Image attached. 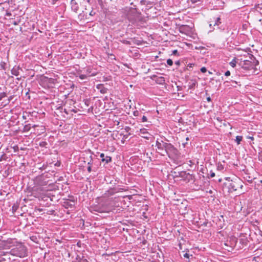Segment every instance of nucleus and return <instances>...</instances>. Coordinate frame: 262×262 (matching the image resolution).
Here are the masks:
<instances>
[{"label":"nucleus","instance_id":"30","mask_svg":"<svg viewBox=\"0 0 262 262\" xmlns=\"http://www.w3.org/2000/svg\"><path fill=\"white\" fill-rule=\"evenodd\" d=\"M177 52H178V51H177V50H176L173 51V52H172L173 54H174V55H175V54H176L177 53Z\"/></svg>","mask_w":262,"mask_h":262},{"label":"nucleus","instance_id":"32","mask_svg":"<svg viewBox=\"0 0 262 262\" xmlns=\"http://www.w3.org/2000/svg\"><path fill=\"white\" fill-rule=\"evenodd\" d=\"M138 113V112H134V114L135 116H137V114Z\"/></svg>","mask_w":262,"mask_h":262},{"label":"nucleus","instance_id":"37","mask_svg":"<svg viewBox=\"0 0 262 262\" xmlns=\"http://www.w3.org/2000/svg\"><path fill=\"white\" fill-rule=\"evenodd\" d=\"M212 25H213V24H210L209 25L210 27L212 26Z\"/></svg>","mask_w":262,"mask_h":262},{"label":"nucleus","instance_id":"21","mask_svg":"<svg viewBox=\"0 0 262 262\" xmlns=\"http://www.w3.org/2000/svg\"><path fill=\"white\" fill-rule=\"evenodd\" d=\"M147 119L146 117V116H143L142 117V121L143 122H146V121H147Z\"/></svg>","mask_w":262,"mask_h":262},{"label":"nucleus","instance_id":"3","mask_svg":"<svg viewBox=\"0 0 262 262\" xmlns=\"http://www.w3.org/2000/svg\"><path fill=\"white\" fill-rule=\"evenodd\" d=\"M166 153L169 157L177 155V149L170 143H166L164 154Z\"/></svg>","mask_w":262,"mask_h":262},{"label":"nucleus","instance_id":"4","mask_svg":"<svg viewBox=\"0 0 262 262\" xmlns=\"http://www.w3.org/2000/svg\"><path fill=\"white\" fill-rule=\"evenodd\" d=\"M165 145L166 142H163L162 140H157L156 143V146L159 150V152L161 153L163 155H164Z\"/></svg>","mask_w":262,"mask_h":262},{"label":"nucleus","instance_id":"13","mask_svg":"<svg viewBox=\"0 0 262 262\" xmlns=\"http://www.w3.org/2000/svg\"><path fill=\"white\" fill-rule=\"evenodd\" d=\"M140 134L141 135H142V137L144 138H148L147 136L149 135V134L147 132L146 129H145V128L140 129Z\"/></svg>","mask_w":262,"mask_h":262},{"label":"nucleus","instance_id":"27","mask_svg":"<svg viewBox=\"0 0 262 262\" xmlns=\"http://www.w3.org/2000/svg\"><path fill=\"white\" fill-rule=\"evenodd\" d=\"M100 92L101 93L104 94L106 92V89H102L100 90Z\"/></svg>","mask_w":262,"mask_h":262},{"label":"nucleus","instance_id":"12","mask_svg":"<svg viewBox=\"0 0 262 262\" xmlns=\"http://www.w3.org/2000/svg\"><path fill=\"white\" fill-rule=\"evenodd\" d=\"M96 72H92L90 68H88L86 71V75L88 76H94L96 75Z\"/></svg>","mask_w":262,"mask_h":262},{"label":"nucleus","instance_id":"6","mask_svg":"<svg viewBox=\"0 0 262 262\" xmlns=\"http://www.w3.org/2000/svg\"><path fill=\"white\" fill-rule=\"evenodd\" d=\"M19 243L15 239H8L6 242V246L9 248L15 247Z\"/></svg>","mask_w":262,"mask_h":262},{"label":"nucleus","instance_id":"2","mask_svg":"<svg viewBox=\"0 0 262 262\" xmlns=\"http://www.w3.org/2000/svg\"><path fill=\"white\" fill-rule=\"evenodd\" d=\"M111 210V208L108 206V201H106L102 204L95 205L91 208V211H95L100 213L109 212Z\"/></svg>","mask_w":262,"mask_h":262},{"label":"nucleus","instance_id":"9","mask_svg":"<svg viewBox=\"0 0 262 262\" xmlns=\"http://www.w3.org/2000/svg\"><path fill=\"white\" fill-rule=\"evenodd\" d=\"M133 13L135 14V18H133V20L134 21H141V13L137 12L136 11H134ZM129 19H132V18H129Z\"/></svg>","mask_w":262,"mask_h":262},{"label":"nucleus","instance_id":"38","mask_svg":"<svg viewBox=\"0 0 262 262\" xmlns=\"http://www.w3.org/2000/svg\"><path fill=\"white\" fill-rule=\"evenodd\" d=\"M260 182L261 183H262V180H260Z\"/></svg>","mask_w":262,"mask_h":262},{"label":"nucleus","instance_id":"14","mask_svg":"<svg viewBox=\"0 0 262 262\" xmlns=\"http://www.w3.org/2000/svg\"><path fill=\"white\" fill-rule=\"evenodd\" d=\"M156 81L157 83H158L160 84H162L165 83V79L163 77H157Z\"/></svg>","mask_w":262,"mask_h":262},{"label":"nucleus","instance_id":"36","mask_svg":"<svg viewBox=\"0 0 262 262\" xmlns=\"http://www.w3.org/2000/svg\"><path fill=\"white\" fill-rule=\"evenodd\" d=\"M186 141H188V140H189V138H188V137H187V138H186Z\"/></svg>","mask_w":262,"mask_h":262},{"label":"nucleus","instance_id":"17","mask_svg":"<svg viewBox=\"0 0 262 262\" xmlns=\"http://www.w3.org/2000/svg\"><path fill=\"white\" fill-rule=\"evenodd\" d=\"M221 24L220 21V18L219 17L216 18V20L215 21V22L213 23V26H219V24Z\"/></svg>","mask_w":262,"mask_h":262},{"label":"nucleus","instance_id":"10","mask_svg":"<svg viewBox=\"0 0 262 262\" xmlns=\"http://www.w3.org/2000/svg\"><path fill=\"white\" fill-rule=\"evenodd\" d=\"M100 157L102 158L101 160L102 162H105L106 163H108L112 161V158L110 156H106L105 157L104 154L103 153H101L100 155Z\"/></svg>","mask_w":262,"mask_h":262},{"label":"nucleus","instance_id":"18","mask_svg":"<svg viewBox=\"0 0 262 262\" xmlns=\"http://www.w3.org/2000/svg\"><path fill=\"white\" fill-rule=\"evenodd\" d=\"M79 77L80 79H81V80H84L88 76L86 75V74H81L79 75Z\"/></svg>","mask_w":262,"mask_h":262},{"label":"nucleus","instance_id":"7","mask_svg":"<svg viewBox=\"0 0 262 262\" xmlns=\"http://www.w3.org/2000/svg\"><path fill=\"white\" fill-rule=\"evenodd\" d=\"M36 183L40 186H44L47 185V182L43 180L42 176H39L36 178Z\"/></svg>","mask_w":262,"mask_h":262},{"label":"nucleus","instance_id":"34","mask_svg":"<svg viewBox=\"0 0 262 262\" xmlns=\"http://www.w3.org/2000/svg\"><path fill=\"white\" fill-rule=\"evenodd\" d=\"M102 86V85H99L97 86V88H98V89H99V88H100V87H101Z\"/></svg>","mask_w":262,"mask_h":262},{"label":"nucleus","instance_id":"26","mask_svg":"<svg viewBox=\"0 0 262 262\" xmlns=\"http://www.w3.org/2000/svg\"><path fill=\"white\" fill-rule=\"evenodd\" d=\"M192 3H196L198 2H201V0H191Z\"/></svg>","mask_w":262,"mask_h":262},{"label":"nucleus","instance_id":"23","mask_svg":"<svg viewBox=\"0 0 262 262\" xmlns=\"http://www.w3.org/2000/svg\"><path fill=\"white\" fill-rule=\"evenodd\" d=\"M88 164H89V166L88 167V170L89 172H90L92 171V168H91L90 163H89Z\"/></svg>","mask_w":262,"mask_h":262},{"label":"nucleus","instance_id":"19","mask_svg":"<svg viewBox=\"0 0 262 262\" xmlns=\"http://www.w3.org/2000/svg\"><path fill=\"white\" fill-rule=\"evenodd\" d=\"M167 64L170 66H171L173 64V61L171 59H168L167 60Z\"/></svg>","mask_w":262,"mask_h":262},{"label":"nucleus","instance_id":"28","mask_svg":"<svg viewBox=\"0 0 262 262\" xmlns=\"http://www.w3.org/2000/svg\"><path fill=\"white\" fill-rule=\"evenodd\" d=\"M184 256L186 258H189V254L188 253H185L184 254Z\"/></svg>","mask_w":262,"mask_h":262},{"label":"nucleus","instance_id":"22","mask_svg":"<svg viewBox=\"0 0 262 262\" xmlns=\"http://www.w3.org/2000/svg\"><path fill=\"white\" fill-rule=\"evenodd\" d=\"M206 68L205 67H202L201 69V71L202 72V73H205L206 72Z\"/></svg>","mask_w":262,"mask_h":262},{"label":"nucleus","instance_id":"29","mask_svg":"<svg viewBox=\"0 0 262 262\" xmlns=\"http://www.w3.org/2000/svg\"><path fill=\"white\" fill-rule=\"evenodd\" d=\"M80 262H89L86 259H82Z\"/></svg>","mask_w":262,"mask_h":262},{"label":"nucleus","instance_id":"35","mask_svg":"<svg viewBox=\"0 0 262 262\" xmlns=\"http://www.w3.org/2000/svg\"><path fill=\"white\" fill-rule=\"evenodd\" d=\"M249 138L251 139V140L253 139V137H249Z\"/></svg>","mask_w":262,"mask_h":262},{"label":"nucleus","instance_id":"33","mask_svg":"<svg viewBox=\"0 0 262 262\" xmlns=\"http://www.w3.org/2000/svg\"><path fill=\"white\" fill-rule=\"evenodd\" d=\"M48 190V189H45V188H42L41 189V190H42V191H46V190Z\"/></svg>","mask_w":262,"mask_h":262},{"label":"nucleus","instance_id":"24","mask_svg":"<svg viewBox=\"0 0 262 262\" xmlns=\"http://www.w3.org/2000/svg\"><path fill=\"white\" fill-rule=\"evenodd\" d=\"M230 75V72L229 71H227L225 72V75L226 76H229Z\"/></svg>","mask_w":262,"mask_h":262},{"label":"nucleus","instance_id":"1","mask_svg":"<svg viewBox=\"0 0 262 262\" xmlns=\"http://www.w3.org/2000/svg\"><path fill=\"white\" fill-rule=\"evenodd\" d=\"M11 255L19 257H25L27 256L28 250L27 247L22 243H19L15 247L12 248L10 251Z\"/></svg>","mask_w":262,"mask_h":262},{"label":"nucleus","instance_id":"20","mask_svg":"<svg viewBox=\"0 0 262 262\" xmlns=\"http://www.w3.org/2000/svg\"><path fill=\"white\" fill-rule=\"evenodd\" d=\"M6 94L5 92L2 93L0 94V100H1L3 98L6 97Z\"/></svg>","mask_w":262,"mask_h":262},{"label":"nucleus","instance_id":"16","mask_svg":"<svg viewBox=\"0 0 262 262\" xmlns=\"http://www.w3.org/2000/svg\"><path fill=\"white\" fill-rule=\"evenodd\" d=\"M236 61L235 58L233 59L230 62V65L233 68H234L236 66Z\"/></svg>","mask_w":262,"mask_h":262},{"label":"nucleus","instance_id":"25","mask_svg":"<svg viewBox=\"0 0 262 262\" xmlns=\"http://www.w3.org/2000/svg\"><path fill=\"white\" fill-rule=\"evenodd\" d=\"M214 176H215V173L211 171H210V177L213 178Z\"/></svg>","mask_w":262,"mask_h":262},{"label":"nucleus","instance_id":"11","mask_svg":"<svg viewBox=\"0 0 262 262\" xmlns=\"http://www.w3.org/2000/svg\"><path fill=\"white\" fill-rule=\"evenodd\" d=\"M21 70L19 68V67H14L11 70V73L12 75L17 76L19 75V71Z\"/></svg>","mask_w":262,"mask_h":262},{"label":"nucleus","instance_id":"5","mask_svg":"<svg viewBox=\"0 0 262 262\" xmlns=\"http://www.w3.org/2000/svg\"><path fill=\"white\" fill-rule=\"evenodd\" d=\"M241 182L239 180H238L237 181H232L230 183V187L234 191H235L237 189L238 186H240L241 188L243 187V185L241 184Z\"/></svg>","mask_w":262,"mask_h":262},{"label":"nucleus","instance_id":"31","mask_svg":"<svg viewBox=\"0 0 262 262\" xmlns=\"http://www.w3.org/2000/svg\"><path fill=\"white\" fill-rule=\"evenodd\" d=\"M207 100L208 101V102H210L211 101V98L210 97H208L207 98Z\"/></svg>","mask_w":262,"mask_h":262},{"label":"nucleus","instance_id":"15","mask_svg":"<svg viewBox=\"0 0 262 262\" xmlns=\"http://www.w3.org/2000/svg\"><path fill=\"white\" fill-rule=\"evenodd\" d=\"M242 139H243L242 136H237L236 137L235 141L237 143V144L238 145L240 144Z\"/></svg>","mask_w":262,"mask_h":262},{"label":"nucleus","instance_id":"8","mask_svg":"<svg viewBox=\"0 0 262 262\" xmlns=\"http://www.w3.org/2000/svg\"><path fill=\"white\" fill-rule=\"evenodd\" d=\"M71 5L72 9L75 12H77L79 9V5L76 0H71Z\"/></svg>","mask_w":262,"mask_h":262}]
</instances>
